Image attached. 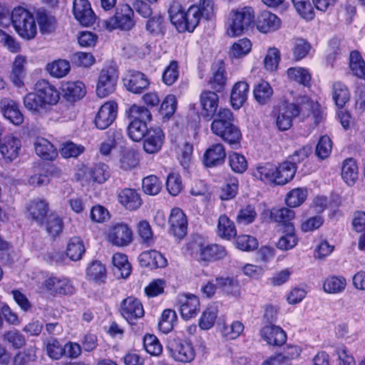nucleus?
<instances>
[{"label": "nucleus", "instance_id": "nucleus-63", "mask_svg": "<svg viewBox=\"0 0 365 365\" xmlns=\"http://www.w3.org/2000/svg\"><path fill=\"white\" fill-rule=\"evenodd\" d=\"M162 182L155 175H150L145 177L142 180V189L143 192L148 195H156L162 190Z\"/></svg>", "mask_w": 365, "mask_h": 365}, {"label": "nucleus", "instance_id": "nucleus-19", "mask_svg": "<svg viewBox=\"0 0 365 365\" xmlns=\"http://www.w3.org/2000/svg\"><path fill=\"white\" fill-rule=\"evenodd\" d=\"M281 25L279 17L269 10H262L255 16V27L261 34L275 32L280 29Z\"/></svg>", "mask_w": 365, "mask_h": 365}, {"label": "nucleus", "instance_id": "nucleus-31", "mask_svg": "<svg viewBox=\"0 0 365 365\" xmlns=\"http://www.w3.org/2000/svg\"><path fill=\"white\" fill-rule=\"evenodd\" d=\"M1 111L4 116L15 125H20L24 123V115L20 110L19 104L10 98H4L0 101Z\"/></svg>", "mask_w": 365, "mask_h": 365}, {"label": "nucleus", "instance_id": "nucleus-54", "mask_svg": "<svg viewBox=\"0 0 365 365\" xmlns=\"http://www.w3.org/2000/svg\"><path fill=\"white\" fill-rule=\"evenodd\" d=\"M112 264L123 279L128 278L132 272V266L128 256L121 252H115L112 257Z\"/></svg>", "mask_w": 365, "mask_h": 365}, {"label": "nucleus", "instance_id": "nucleus-49", "mask_svg": "<svg viewBox=\"0 0 365 365\" xmlns=\"http://www.w3.org/2000/svg\"><path fill=\"white\" fill-rule=\"evenodd\" d=\"M287 75L290 81H295L304 87L310 88L312 86V76L307 68L292 67L287 69Z\"/></svg>", "mask_w": 365, "mask_h": 365}, {"label": "nucleus", "instance_id": "nucleus-32", "mask_svg": "<svg viewBox=\"0 0 365 365\" xmlns=\"http://www.w3.org/2000/svg\"><path fill=\"white\" fill-rule=\"evenodd\" d=\"M138 259L140 267L150 269L163 268L167 266V259L165 256L155 250L141 252Z\"/></svg>", "mask_w": 365, "mask_h": 365}, {"label": "nucleus", "instance_id": "nucleus-61", "mask_svg": "<svg viewBox=\"0 0 365 365\" xmlns=\"http://www.w3.org/2000/svg\"><path fill=\"white\" fill-rule=\"evenodd\" d=\"M297 14L306 21H312L315 12L310 0H290Z\"/></svg>", "mask_w": 365, "mask_h": 365}, {"label": "nucleus", "instance_id": "nucleus-48", "mask_svg": "<svg viewBox=\"0 0 365 365\" xmlns=\"http://www.w3.org/2000/svg\"><path fill=\"white\" fill-rule=\"evenodd\" d=\"M85 252L84 242L80 237L74 236L70 238L67 244L66 255L71 260H80Z\"/></svg>", "mask_w": 365, "mask_h": 365}, {"label": "nucleus", "instance_id": "nucleus-1", "mask_svg": "<svg viewBox=\"0 0 365 365\" xmlns=\"http://www.w3.org/2000/svg\"><path fill=\"white\" fill-rule=\"evenodd\" d=\"M202 114L205 117L211 119L210 128L213 134L220 138L231 148L238 149L241 147L242 138L240 128L235 125L233 113L229 108L219 106V96L217 93L210 90H204L200 96Z\"/></svg>", "mask_w": 365, "mask_h": 365}, {"label": "nucleus", "instance_id": "nucleus-52", "mask_svg": "<svg viewBox=\"0 0 365 365\" xmlns=\"http://www.w3.org/2000/svg\"><path fill=\"white\" fill-rule=\"evenodd\" d=\"M239 180L233 175L225 178V183L221 187L220 198L223 201L234 199L238 193Z\"/></svg>", "mask_w": 365, "mask_h": 365}, {"label": "nucleus", "instance_id": "nucleus-62", "mask_svg": "<svg viewBox=\"0 0 365 365\" xmlns=\"http://www.w3.org/2000/svg\"><path fill=\"white\" fill-rule=\"evenodd\" d=\"M198 14L205 20H211L215 16L216 6L214 0H199L192 4Z\"/></svg>", "mask_w": 365, "mask_h": 365}, {"label": "nucleus", "instance_id": "nucleus-6", "mask_svg": "<svg viewBox=\"0 0 365 365\" xmlns=\"http://www.w3.org/2000/svg\"><path fill=\"white\" fill-rule=\"evenodd\" d=\"M255 9L244 6L230 11L226 20V32L231 37L241 36L255 28Z\"/></svg>", "mask_w": 365, "mask_h": 365}, {"label": "nucleus", "instance_id": "nucleus-13", "mask_svg": "<svg viewBox=\"0 0 365 365\" xmlns=\"http://www.w3.org/2000/svg\"><path fill=\"white\" fill-rule=\"evenodd\" d=\"M166 349L175 361L186 364L194 361L196 352L189 339L173 338L168 341Z\"/></svg>", "mask_w": 365, "mask_h": 365}, {"label": "nucleus", "instance_id": "nucleus-26", "mask_svg": "<svg viewBox=\"0 0 365 365\" xmlns=\"http://www.w3.org/2000/svg\"><path fill=\"white\" fill-rule=\"evenodd\" d=\"M226 157L225 146L220 143H214L205 150L202 162L205 168H217L224 165Z\"/></svg>", "mask_w": 365, "mask_h": 365}, {"label": "nucleus", "instance_id": "nucleus-15", "mask_svg": "<svg viewBox=\"0 0 365 365\" xmlns=\"http://www.w3.org/2000/svg\"><path fill=\"white\" fill-rule=\"evenodd\" d=\"M106 240L113 246L125 247L134 240V232L131 227L125 222H112L106 232Z\"/></svg>", "mask_w": 365, "mask_h": 365}, {"label": "nucleus", "instance_id": "nucleus-25", "mask_svg": "<svg viewBox=\"0 0 365 365\" xmlns=\"http://www.w3.org/2000/svg\"><path fill=\"white\" fill-rule=\"evenodd\" d=\"M117 201L125 210L134 212L140 208L143 201L138 190L124 187L117 192Z\"/></svg>", "mask_w": 365, "mask_h": 365}, {"label": "nucleus", "instance_id": "nucleus-43", "mask_svg": "<svg viewBox=\"0 0 365 365\" xmlns=\"http://www.w3.org/2000/svg\"><path fill=\"white\" fill-rule=\"evenodd\" d=\"M106 277V268L100 261H93L86 269V278L89 282L101 284L105 283Z\"/></svg>", "mask_w": 365, "mask_h": 365}, {"label": "nucleus", "instance_id": "nucleus-45", "mask_svg": "<svg viewBox=\"0 0 365 365\" xmlns=\"http://www.w3.org/2000/svg\"><path fill=\"white\" fill-rule=\"evenodd\" d=\"M35 151L43 160L51 161L55 159L58 153L53 145L46 138H38L35 143Z\"/></svg>", "mask_w": 365, "mask_h": 365}, {"label": "nucleus", "instance_id": "nucleus-2", "mask_svg": "<svg viewBox=\"0 0 365 365\" xmlns=\"http://www.w3.org/2000/svg\"><path fill=\"white\" fill-rule=\"evenodd\" d=\"M61 99V93L48 80L40 78L34 85L33 91L23 98L26 109L34 115H43L51 112Z\"/></svg>", "mask_w": 365, "mask_h": 365}, {"label": "nucleus", "instance_id": "nucleus-41", "mask_svg": "<svg viewBox=\"0 0 365 365\" xmlns=\"http://www.w3.org/2000/svg\"><path fill=\"white\" fill-rule=\"evenodd\" d=\"M332 99L337 108L344 107L351 99L349 87L342 81H336L331 86Z\"/></svg>", "mask_w": 365, "mask_h": 365}, {"label": "nucleus", "instance_id": "nucleus-10", "mask_svg": "<svg viewBox=\"0 0 365 365\" xmlns=\"http://www.w3.org/2000/svg\"><path fill=\"white\" fill-rule=\"evenodd\" d=\"M73 178L77 182L85 180L93 185H102L110 178V169L108 165L103 162L91 165L83 163L77 168Z\"/></svg>", "mask_w": 365, "mask_h": 365}, {"label": "nucleus", "instance_id": "nucleus-36", "mask_svg": "<svg viewBox=\"0 0 365 365\" xmlns=\"http://www.w3.org/2000/svg\"><path fill=\"white\" fill-rule=\"evenodd\" d=\"M165 135L160 128H150L144 138L143 149L149 154L158 152L163 145Z\"/></svg>", "mask_w": 365, "mask_h": 365}, {"label": "nucleus", "instance_id": "nucleus-29", "mask_svg": "<svg viewBox=\"0 0 365 365\" xmlns=\"http://www.w3.org/2000/svg\"><path fill=\"white\" fill-rule=\"evenodd\" d=\"M61 88L63 98L70 103L81 100L86 94V86L81 81L63 82Z\"/></svg>", "mask_w": 365, "mask_h": 365}, {"label": "nucleus", "instance_id": "nucleus-64", "mask_svg": "<svg viewBox=\"0 0 365 365\" xmlns=\"http://www.w3.org/2000/svg\"><path fill=\"white\" fill-rule=\"evenodd\" d=\"M178 106V101L175 95H167L163 100L159 113L162 115L163 118L170 119L175 113Z\"/></svg>", "mask_w": 365, "mask_h": 365}, {"label": "nucleus", "instance_id": "nucleus-3", "mask_svg": "<svg viewBox=\"0 0 365 365\" xmlns=\"http://www.w3.org/2000/svg\"><path fill=\"white\" fill-rule=\"evenodd\" d=\"M25 215L31 222L43 227L51 237L54 238L63 232V219L51 210L50 204L46 199L37 197L30 200L26 205Z\"/></svg>", "mask_w": 365, "mask_h": 365}, {"label": "nucleus", "instance_id": "nucleus-50", "mask_svg": "<svg viewBox=\"0 0 365 365\" xmlns=\"http://www.w3.org/2000/svg\"><path fill=\"white\" fill-rule=\"evenodd\" d=\"M178 323V317L175 310L171 309H164L159 318L158 329L163 334L170 332Z\"/></svg>", "mask_w": 365, "mask_h": 365}, {"label": "nucleus", "instance_id": "nucleus-30", "mask_svg": "<svg viewBox=\"0 0 365 365\" xmlns=\"http://www.w3.org/2000/svg\"><path fill=\"white\" fill-rule=\"evenodd\" d=\"M227 82V78L225 63L223 61H220L215 66L212 67V72L207 84L212 89V91L223 93L225 90Z\"/></svg>", "mask_w": 365, "mask_h": 365}, {"label": "nucleus", "instance_id": "nucleus-58", "mask_svg": "<svg viewBox=\"0 0 365 365\" xmlns=\"http://www.w3.org/2000/svg\"><path fill=\"white\" fill-rule=\"evenodd\" d=\"M346 281L342 276H329L323 284L325 292L329 294H336L343 292L346 287Z\"/></svg>", "mask_w": 365, "mask_h": 365}, {"label": "nucleus", "instance_id": "nucleus-38", "mask_svg": "<svg viewBox=\"0 0 365 365\" xmlns=\"http://www.w3.org/2000/svg\"><path fill=\"white\" fill-rule=\"evenodd\" d=\"M348 65L353 76L365 81V61L359 51H350Z\"/></svg>", "mask_w": 365, "mask_h": 365}, {"label": "nucleus", "instance_id": "nucleus-33", "mask_svg": "<svg viewBox=\"0 0 365 365\" xmlns=\"http://www.w3.org/2000/svg\"><path fill=\"white\" fill-rule=\"evenodd\" d=\"M274 186H282L289 182L297 173V168L287 160L274 164Z\"/></svg>", "mask_w": 365, "mask_h": 365}, {"label": "nucleus", "instance_id": "nucleus-21", "mask_svg": "<svg viewBox=\"0 0 365 365\" xmlns=\"http://www.w3.org/2000/svg\"><path fill=\"white\" fill-rule=\"evenodd\" d=\"M72 12L76 20L83 26H91L96 23L97 17L88 0H73Z\"/></svg>", "mask_w": 365, "mask_h": 365}, {"label": "nucleus", "instance_id": "nucleus-9", "mask_svg": "<svg viewBox=\"0 0 365 365\" xmlns=\"http://www.w3.org/2000/svg\"><path fill=\"white\" fill-rule=\"evenodd\" d=\"M11 25L19 36L26 41H31L37 36V26L34 14L29 9L18 6L11 14Z\"/></svg>", "mask_w": 365, "mask_h": 365}, {"label": "nucleus", "instance_id": "nucleus-56", "mask_svg": "<svg viewBox=\"0 0 365 365\" xmlns=\"http://www.w3.org/2000/svg\"><path fill=\"white\" fill-rule=\"evenodd\" d=\"M180 76V66L179 63L176 60H172L169 62L168 65L165 66L162 73V82L170 86L175 84L178 80Z\"/></svg>", "mask_w": 365, "mask_h": 365}, {"label": "nucleus", "instance_id": "nucleus-28", "mask_svg": "<svg viewBox=\"0 0 365 365\" xmlns=\"http://www.w3.org/2000/svg\"><path fill=\"white\" fill-rule=\"evenodd\" d=\"M259 334L268 345L275 347L283 346L287 339L286 332L279 326L274 324L264 326Z\"/></svg>", "mask_w": 365, "mask_h": 365}, {"label": "nucleus", "instance_id": "nucleus-27", "mask_svg": "<svg viewBox=\"0 0 365 365\" xmlns=\"http://www.w3.org/2000/svg\"><path fill=\"white\" fill-rule=\"evenodd\" d=\"M178 304L180 316L185 320L195 318L200 312V299L195 294H184L178 299Z\"/></svg>", "mask_w": 365, "mask_h": 365}, {"label": "nucleus", "instance_id": "nucleus-53", "mask_svg": "<svg viewBox=\"0 0 365 365\" xmlns=\"http://www.w3.org/2000/svg\"><path fill=\"white\" fill-rule=\"evenodd\" d=\"M228 165L236 174H243L248 168V162L245 156L241 153L230 151L227 156Z\"/></svg>", "mask_w": 365, "mask_h": 365}, {"label": "nucleus", "instance_id": "nucleus-16", "mask_svg": "<svg viewBox=\"0 0 365 365\" xmlns=\"http://www.w3.org/2000/svg\"><path fill=\"white\" fill-rule=\"evenodd\" d=\"M43 287L53 297H70L76 292L72 281L66 277L51 276L44 280Z\"/></svg>", "mask_w": 365, "mask_h": 365}, {"label": "nucleus", "instance_id": "nucleus-4", "mask_svg": "<svg viewBox=\"0 0 365 365\" xmlns=\"http://www.w3.org/2000/svg\"><path fill=\"white\" fill-rule=\"evenodd\" d=\"M312 107L311 100L306 96L300 97L294 102L284 99L273 107L272 115L277 129L287 131L293 126L294 119L304 120L307 118Z\"/></svg>", "mask_w": 365, "mask_h": 365}, {"label": "nucleus", "instance_id": "nucleus-20", "mask_svg": "<svg viewBox=\"0 0 365 365\" xmlns=\"http://www.w3.org/2000/svg\"><path fill=\"white\" fill-rule=\"evenodd\" d=\"M118 103L115 101H108L99 108L94 119V124L99 130L108 128L116 119Z\"/></svg>", "mask_w": 365, "mask_h": 365}, {"label": "nucleus", "instance_id": "nucleus-59", "mask_svg": "<svg viewBox=\"0 0 365 365\" xmlns=\"http://www.w3.org/2000/svg\"><path fill=\"white\" fill-rule=\"evenodd\" d=\"M165 20L163 16L156 15L150 17L146 22V30L153 36H163L165 33Z\"/></svg>", "mask_w": 365, "mask_h": 365}, {"label": "nucleus", "instance_id": "nucleus-12", "mask_svg": "<svg viewBox=\"0 0 365 365\" xmlns=\"http://www.w3.org/2000/svg\"><path fill=\"white\" fill-rule=\"evenodd\" d=\"M118 310L132 329H135L138 322L143 319L145 314L143 302L133 295L128 296L121 300Z\"/></svg>", "mask_w": 365, "mask_h": 365}, {"label": "nucleus", "instance_id": "nucleus-23", "mask_svg": "<svg viewBox=\"0 0 365 365\" xmlns=\"http://www.w3.org/2000/svg\"><path fill=\"white\" fill-rule=\"evenodd\" d=\"M198 262L207 264L210 262L224 259L227 255L226 248L219 244L200 243L198 249Z\"/></svg>", "mask_w": 365, "mask_h": 365}, {"label": "nucleus", "instance_id": "nucleus-7", "mask_svg": "<svg viewBox=\"0 0 365 365\" xmlns=\"http://www.w3.org/2000/svg\"><path fill=\"white\" fill-rule=\"evenodd\" d=\"M295 212L286 207L272 208L269 211L272 222H277L285 227L284 234L279 239L277 247L281 250H289L294 248L297 242L294 225L291 221L294 218Z\"/></svg>", "mask_w": 365, "mask_h": 365}, {"label": "nucleus", "instance_id": "nucleus-51", "mask_svg": "<svg viewBox=\"0 0 365 365\" xmlns=\"http://www.w3.org/2000/svg\"><path fill=\"white\" fill-rule=\"evenodd\" d=\"M341 56V40L333 37L328 41L325 51V61L327 65L333 68L337 59Z\"/></svg>", "mask_w": 365, "mask_h": 365}, {"label": "nucleus", "instance_id": "nucleus-40", "mask_svg": "<svg viewBox=\"0 0 365 365\" xmlns=\"http://www.w3.org/2000/svg\"><path fill=\"white\" fill-rule=\"evenodd\" d=\"M37 21L41 34H50L56 28L57 21L45 9H39L36 12V21Z\"/></svg>", "mask_w": 365, "mask_h": 365}, {"label": "nucleus", "instance_id": "nucleus-17", "mask_svg": "<svg viewBox=\"0 0 365 365\" xmlns=\"http://www.w3.org/2000/svg\"><path fill=\"white\" fill-rule=\"evenodd\" d=\"M312 149L309 145H304L299 149L295 150L292 155L287 157L294 166L298 169V166L302 165L300 171L303 175H309L314 172L317 168V164L312 159Z\"/></svg>", "mask_w": 365, "mask_h": 365}, {"label": "nucleus", "instance_id": "nucleus-55", "mask_svg": "<svg viewBox=\"0 0 365 365\" xmlns=\"http://www.w3.org/2000/svg\"><path fill=\"white\" fill-rule=\"evenodd\" d=\"M245 326L242 322L235 320L230 324H222L220 333L226 341H231L237 339L244 331Z\"/></svg>", "mask_w": 365, "mask_h": 365}, {"label": "nucleus", "instance_id": "nucleus-57", "mask_svg": "<svg viewBox=\"0 0 365 365\" xmlns=\"http://www.w3.org/2000/svg\"><path fill=\"white\" fill-rule=\"evenodd\" d=\"M71 70V66L68 61L58 59L49 63L46 66V71L53 77L61 78L66 76Z\"/></svg>", "mask_w": 365, "mask_h": 365}, {"label": "nucleus", "instance_id": "nucleus-34", "mask_svg": "<svg viewBox=\"0 0 365 365\" xmlns=\"http://www.w3.org/2000/svg\"><path fill=\"white\" fill-rule=\"evenodd\" d=\"M274 164L272 163H259L251 169L250 175L255 181L274 186Z\"/></svg>", "mask_w": 365, "mask_h": 365}, {"label": "nucleus", "instance_id": "nucleus-22", "mask_svg": "<svg viewBox=\"0 0 365 365\" xmlns=\"http://www.w3.org/2000/svg\"><path fill=\"white\" fill-rule=\"evenodd\" d=\"M126 89L134 94H140L146 90L150 81L143 72L136 70H128L123 78Z\"/></svg>", "mask_w": 365, "mask_h": 365}, {"label": "nucleus", "instance_id": "nucleus-46", "mask_svg": "<svg viewBox=\"0 0 365 365\" xmlns=\"http://www.w3.org/2000/svg\"><path fill=\"white\" fill-rule=\"evenodd\" d=\"M308 190L307 187H297L289 190L285 196L287 208H295L301 206L307 200Z\"/></svg>", "mask_w": 365, "mask_h": 365}, {"label": "nucleus", "instance_id": "nucleus-39", "mask_svg": "<svg viewBox=\"0 0 365 365\" xmlns=\"http://www.w3.org/2000/svg\"><path fill=\"white\" fill-rule=\"evenodd\" d=\"M216 233L222 240H231L237 236V228L227 215H221L218 218Z\"/></svg>", "mask_w": 365, "mask_h": 365}, {"label": "nucleus", "instance_id": "nucleus-11", "mask_svg": "<svg viewBox=\"0 0 365 365\" xmlns=\"http://www.w3.org/2000/svg\"><path fill=\"white\" fill-rule=\"evenodd\" d=\"M135 24L134 11L128 4H119L113 16L103 21V28L108 31L115 29L128 31Z\"/></svg>", "mask_w": 365, "mask_h": 365}, {"label": "nucleus", "instance_id": "nucleus-18", "mask_svg": "<svg viewBox=\"0 0 365 365\" xmlns=\"http://www.w3.org/2000/svg\"><path fill=\"white\" fill-rule=\"evenodd\" d=\"M168 232L178 241L182 240L187 234V218L180 207H174L170 211Z\"/></svg>", "mask_w": 365, "mask_h": 365}, {"label": "nucleus", "instance_id": "nucleus-60", "mask_svg": "<svg viewBox=\"0 0 365 365\" xmlns=\"http://www.w3.org/2000/svg\"><path fill=\"white\" fill-rule=\"evenodd\" d=\"M218 311L215 307L209 306L202 312L198 319L199 327L202 330H208L215 324Z\"/></svg>", "mask_w": 365, "mask_h": 365}, {"label": "nucleus", "instance_id": "nucleus-47", "mask_svg": "<svg viewBox=\"0 0 365 365\" xmlns=\"http://www.w3.org/2000/svg\"><path fill=\"white\" fill-rule=\"evenodd\" d=\"M25 64L26 58L24 56L21 55L16 56L11 73V80L18 87L24 86V78L26 76Z\"/></svg>", "mask_w": 365, "mask_h": 365}, {"label": "nucleus", "instance_id": "nucleus-8", "mask_svg": "<svg viewBox=\"0 0 365 365\" xmlns=\"http://www.w3.org/2000/svg\"><path fill=\"white\" fill-rule=\"evenodd\" d=\"M130 120L127 132L129 138L134 142H140L150 130L148 123L152 120V114L147 107L131 105L126 110Z\"/></svg>", "mask_w": 365, "mask_h": 365}, {"label": "nucleus", "instance_id": "nucleus-24", "mask_svg": "<svg viewBox=\"0 0 365 365\" xmlns=\"http://www.w3.org/2000/svg\"><path fill=\"white\" fill-rule=\"evenodd\" d=\"M21 149V140L13 134L6 135L0 140V155L5 163L16 160L19 156Z\"/></svg>", "mask_w": 365, "mask_h": 365}, {"label": "nucleus", "instance_id": "nucleus-44", "mask_svg": "<svg viewBox=\"0 0 365 365\" xmlns=\"http://www.w3.org/2000/svg\"><path fill=\"white\" fill-rule=\"evenodd\" d=\"M253 96L255 100L260 105H265L273 96V89L266 81L261 80L253 87Z\"/></svg>", "mask_w": 365, "mask_h": 365}, {"label": "nucleus", "instance_id": "nucleus-5", "mask_svg": "<svg viewBox=\"0 0 365 365\" xmlns=\"http://www.w3.org/2000/svg\"><path fill=\"white\" fill-rule=\"evenodd\" d=\"M168 14L171 24L179 33H193L202 19L192 5L185 10L177 1L170 3Z\"/></svg>", "mask_w": 365, "mask_h": 365}, {"label": "nucleus", "instance_id": "nucleus-37", "mask_svg": "<svg viewBox=\"0 0 365 365\" xmlns=\"http://www.w3.org/2000/svg\"><path fill=\"white\" fill-rule=\"evenodd\" d=\"M341 175L348 186H353L359 178V168L356 160L353 158H347L342 162Z\"/></svg>", "mask_w": 365, "mask_h": 365}, {"label": "nucleus", "instance_id": "nucleus-14", "mask_svg": "<svg viewBox=\"0 0 365 365\" xmlns=\"http://www.w3.org/2000/svg\"><path fill=\"white\" fill-rule=\"evenodd\" d=\"M119 71L113 64L105 65L101 70L96 83V95L99 98H106L116 90Z\"/></svg>", "mask_w": 365, "mask_h": 365}, {"label": "nucleus", "instance_id": "nucleus-35", "mask_svg": "<svg viewBox=\"0 0 365 365\" xmlns=\"http://www.w3.org/2000/svg\"><path fill=\"white\" fill-rule=\"evenodd\" d=\"M250 93V85L245 81L236 82L231 90L230 102L235 110H239L247 102Z\"/></svg>", "mask_w": 365, "mask_h": 365}, {"label": "nucleus", "instance_id": "nucleus-42", "mask_svg": "<svg viewBox=\"0 0 365 365\" xmlns=\"http://www.w3.org/2000/svg\"><path fill=\"white\" fill-rule=\"evenodd\" d=\"M215 282L217 284L218 289L228 295L237 296L240 294L239 281L233 277L217 276Z\"/></svg>", "mask_w": 365, "mask_h": 365}]
</instances>
